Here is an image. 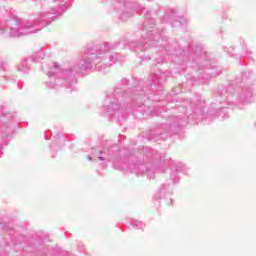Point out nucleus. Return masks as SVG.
I'll use <instances>...</instances> for the list:
<instances>
[{
	"mask_svg": "<svg viewBox=\"0 0 256 256\" xmlns=\"http://www.w3.org/2000/svg\"><path fill=\"white\" fill-rule=\"evenodd\" d=\"M110 49H115V46L106 43L104 47L98 51V53H101L102 72L108 67H111V65H114V63H117V61L121 60V55L115 53L109 54Z\"/></svg>",
	"mask_w": 256,
	"mask_h": 256,
	"instance_id": "nucleus-7",
	"label": "nucleus"
},
{
	"mask_svg": "<svg viewBox=\"0 0 256 256\" xmlns=\"http://www.w3.org/2000/svg\"><path fill=\"white\" fill-rule=\"evenodd\" d=\"M101 53L93 48L85 49L82 52L81 59L77 64H71L69 66L60 67L58 63H54L52 66H43V71L46 73L50 81L46 82V87L49 89H55L56 87H66L70 89L77 79V75H87L93 71H99L103 73V65L101 64Z\"/></svg>",
	"mask_w": 256,
	"mask_h": 256,
	"instance_id": "nucleus-3",
	"label": "nucleus"
},
{
	"mask_svg": "<svg viewBox=\"0 0 256 256\" xmlns=\"http://www.w3.org/2000/svg\"><path fill=\"white\" fill-rule=\"evenodd\" d=\"M4 137L5 139H9V134H6Z\"/></svg>",
	"mask_w": 256,
	"mask_h": 256,
	"instance_id": "nucleus-19",
	"label": "nucleus"
},
{
	"mask_svg": "<svg viewBox=\"0 0 256 256\" xmlns=\"http://www.w3.org/2000/svg\"><path fill=\"white\" fill-rule=\"evenodd\" d=\"M117 14L119 15V19L121 21H127V19H130V17H133V15L136 13L141 14L144 13V23L142 30L144 31L143 35V41L136 46H134V51H145L147 47L150 45H155V43H159L160 48L158 49V54L161 55L164 58H156V64L161 65V63H164L167 60L168 57H181L183 53H185V50L183 48L179 47L177 43H174V49H173V43L171 41L164 42L163 40H159L161 38V33L163 30H159L155 28V20L151 18L149 15L151 13V10H147L145 7H143L141 4H137V2H127L125 0H120L116 4Z\"/></svg>",
	"mask_w": 256,
	"mask_h": 256,
	"instance_id": "nucleus-1",
	"label": "nucleus"
},
{
	"mask_svg": "<svg viewBox=\"0 0 256 256\" xmlns=\"http://www.w3.org/2000/svg\"><path fill=\"white\" fill-rule=\"evenodd\" d=\"M32 61H41L45 59L43 48L39 47L31 56Z\"/></svg>",
	"mask_w": 256,
	"mask_h": 256,
	"instance_id": "nucleus-12",
	"label": "nucleus"
},
{
	"mask_svg": "<svg viewBox=\"0 0 256 256\" xmlns=\"http://www.w3.org/2000/svg\"><path fill=\"white\" fill-rule=\"evenodd\" d=\"M141 105H143V101H141L140 103H138V107H141Z\"/></svg>",
	"mask_w": 256,
	"mask_h": 256,
	"instance_id": "nucleus-18",
	"label": "nucleus"
},
{
	"mask_svg": "<svg viewBox=\"0 0 256 256\" xmlns=\"http://www.w3.org/2000/svg\"><path fill=\"white\" fill-rule=\"evenodd\" d=\"M163 127H164V129H174V127H176V125L175 124H170V125L164 124Z\"/></svg>",
	"mask_w": 256,
	"mask_h": 256,
	"instance_id": "nucleus-16",
	"label": "nucleus"
},
{
	"mask_svg": "<svg viewBox=\"0 0 256 256\" xmlns=\"http://www.w3.org/2000/svg\"><path fill=\"white\" fill-rule=\"evenodd\" d=\"M179 173H185V166L183 163H177L175 169H171L170 183L163 184L155 195L156 199H162L166 205L173 204V185L179 182Z\"/></svg>",
	"mask_w": 256,
	"mask_h": 256,
	"instance_id": "nucleus-5",
	"label": "nucleus"
},
{
	"mask_svg": "<svg viewBox=\"0 0 256 256\" xmlns=\"http://www.w3.org/2000/svg\"><path fill=\"white\" fill-rule=\"evenodd\" d=\"M0 69H2V71H6L7 70V62H0Z\"/></svg>",
	"mask_w": 256,
	"mask_h": 256,
	"instance_id": "nucleus-15",
	"label": "nucleus"
},
{
	"mask_svg": "<svg viewBox=\"0 0 256 256\" xmlns=\"http://www.w3.org/2000/svg\"><path fill=\"white\" fill-rule=\"evenodd\" d=\"M150 81L154 85H161L163 81H167V73L158 71L157 73L151 74Z\"/></svg>",
	"mask_w": 256,
	"mask_h": 256,
	"instance_id": "nucleus-9",
	"label": "nucleus"
},
{
	"mask_svg": "<svg viewBox=\"0 0 256 256\" xmlns=\"http://www.w3.org/2000/svg\"><path fill=\"white\" fill-rule=\"evenodd\" d=\"M146 59H151L150 57H147Z\"/></svg>",
	"mask_w": 256,
	"mask_h": 256,
	"instance_id": "nucleus-22",
	"label": "nucleus"
},
{
	"mask_svg": "<svg viewBox=\"0 0 256 256\" xmlns=\"http://www.w3.org/2000/svg\"><path fill=\"white\" fill-rule=\"evenodd\" d=\"M204 103H205L204 101H199L198 104L190 103V107L192 109H195L194 115H196V119L199 118V115H203V104Z\"/></svg>",
	"mask_w": 256,
	"mask_h": 256,
	"instance_id": "nucleus-11",
	"label": "nucleus"
},
{
	"mask_svg": "<svg viewBox=\"0 0 256 256\" xmlns=\"http://www.w3.org/2000/svg\"><path fill=\"white\" fill-rule=\"evenodd\" d=\"M29 68L30 66L27 60H22L18 65V71H20V73H29Z\"/></svg>",
	"mask_w": 256,
	"mask_h": 256,
	"instance_id": "nucleus-13",
	"label": "nucleus"
},
{
	"mask_svg": "<svg viewBox=\"0 0 256 256\" xmlns=\"http://www.w3.org/2000/svg\"><path fill=\"white\" fill-rule=\"evenodd\" d=\"M169 23H171L172 27H181L182 25H187V18L177 17L174 19L172 16L169 18Z\"/></svg>",
	"mask_w": 256,
	"mask_h": 256,
	"instance_id": "nucleus-10",
	"label": "nucleus"
},
{
	"mask_svg": "<svg viewBox=\"0 0 256 256\" xmlns=\"http://www.w3.org/2000/svg\"><path fill=\"white\" fill-rule=\"evenodd\" d=\"M42 8L35 13L34 19L25 20L17 16L0 18V35L3 37H25L38 33L44 27L51 25V19L63 15L67 11L69 0H40Z\"/></svg>",
	"mask_w": 256,
	"mask_h": 256,
	"instance_id": "nucleus-2",
	"label": "nucleus"
},
{
	"mask_svg": "<svg viewBox=\"0 0 256 256\" xmlns=\"http://www.w3.org/2000/svg\"><path fill=\"white\" fill-rule=\"evenodd\" d=\"M130 225L134 228V229H145V223L139 221V220H133L132 222H130Z\"/></svg>",
	"mask_w": 256,
	"mask_h": 256,
	"instance_id": "nucleus-14",
	"label": "nucleus"
},
{
	"mask_svg": "<svg viewBox=\"0 0 256 256\" xmlns=\"http://www.w3.org/2000/svg\"><path fill=\"white\" fill-rule=\"evenodd\" d=\"M123 88L116 87V89L111 92L106 100H105V110L108 113V115L112 119H116V121H124V119H127V116L129 115V109L123 108L121 104H119V99H125L126 97H133L135 95H143V80H139L137 82V86L133 87L132 89H125L127 85H129V80L123 79L121 81Z\"/></svg>",
	"mask_w": 256,
	"mask_h": 256,
	"instance_id": "nucleus-4",
	"label": "nucleus"
},
{
	"mask_svg": "<svg viewBox=\"0 0 256 256\" xmlns=\"http://www.w3.org/2000/svg\"><path fill=\"white\" fill-rule=\"evenodd\" d=\"M164 166H153L149 168L147 165L143 163L139 164H133L129 166V169L132 173H135L136 175H147L149 179H155V173H163L165 171Z\"/></svg>",
	"mask_w": 256,
	"mask_h": 256,
	"instance_id": "nucleus-6",
	"label": "nucleus"
},
{
	"mask_svg": "<svg viewBox=\"0 0 256 256\" xmlns=\"http://www.w3.org/2000/svg\"><path fill=\"white\" fill-rule=\"evenodd\" d=\"M114 167L117 169V164H115Z\"/></svg>",
	"mask_w": 256,
	"mask_h": 256,
	"instance_id": "nucleus-21",
	"label": "nucleus"
},
{
	"mask_svg": "<svg viewBox=\"0 0 256 256\" xmlns=\"http://www.w3.org/2000/svg\"><path fill=\"white\" fill-rule=\"evenodd\" d=\"M98 159L99 161H107L110 163V161L115 160V152L111 149L104 148L103 150L99 151Z\"/></svg>",
	"mask_w": 256,
	"mask_h": 256,
	"instance_id": "nucleus-8",
	"label": "nucleus"
},
{
	"mask_svg": "<svg viewBox=\"0 0 256 256\" xmlns=\"http://www.w3.org/2000/svg\"><path fill=\"white\" fill-rule=\"evenodd\" d=\"M183 125H185L184 123H179L178 125H177V127H183Z\"/></svg>",
	"mask_w": 256,
	"mask_h": 256,
	"instance_id": "nucleus-17",
	"label": "nucleus"
},
{
	"mask_svg": "<svg viewBox=\"0 0 256 256\" xmlns=\"http://www.w3.org/2000/svg\"><path fill=\"white\" fill-rule=\"evenodd\" d=\"M92 159H93V158H91V156H88V160H89V161H92Z\"/></svg>",
	"mask_w": 256,
	"mask_h": 256,
	"instance_id": "nucleus-20",
	"label": "nucleus"
}]
</instances>
